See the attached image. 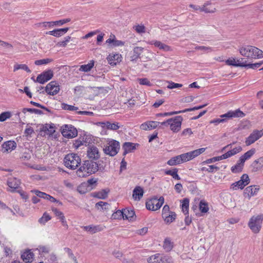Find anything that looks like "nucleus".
Segmentation results:
<instances>
[{"instance_id":"nucleus-52","label":"nucleus","mask_w":263,"mask_h":263,"mask_svg":"<svg viewBox=\"0 0 263 263\" xmlns=\"http://www.w3.org/2000/svg\"><path fill=\"white\" fill-rule=\"evenodd\" d=\"M112 217L115 219H124V210L117 211L112 215Z\"/></svg>"},{"instance_id":"nucleus-26","label":"nucleus","mask_w":263,"mask_h":263,"mask_svg":"<svg viewBox=\"0 0 263 263\" xmlns=\"http://www.w3.org/2000/svg\"><path fill=\"white\" fill-rule=\"evenodd\" d=\"M34 254L31 250H26L21 255V258L25 262H31L33 260Z\"/></svg>"},{"instance_id":"nucleus-38","label":"nucleus","mask_w":263,"mask_h":263,"mask_svg":"<svg viewBox=\"0 0 263 263\" xmlns=\"http://www.w3.org/2000/svg\"><path fill=\"white\" fill-rule=\"evenodd\" d=\"M181 207L182 212L184 214H188L189 208V199L188 198H184L182 202Z\"/></svg>"},{"instance_id":"nucleus-17","label":"nucleus","mask_w":263,"mask_h":263,"mask_svg":"<svg viewBox=\"0 0 263 263\" xmlns=\"http://www.w3.org/2000/svg\"><path fill=\"white\" fill-rule=\"evenodd\" d=\"M2 147L3 153H9L16 148V143L14 141H7L2 144Z\"/></svg>"},{"instance_id":"nucleus-58","label":"nucleus","mask_w":263,"mask_h":263,"mask_svg":"<svg viewBox=\"0 0 263 263\" xmlns=\"http://www.w3.org/2000/svg\"><path fill=\"white\" fill-rule=\"evenodd\" d=\"M53 60L51 59H44L41 60H36L35 61V64L36 65H41L43 64H47L49 63L52 62Z\"/></svg>"},{"instance_id":"nucleus-48","label":"nucleus","mask_w":263,"mask_h":263,"mask_svg":"<svg viewBox=\"0 0 263 263\" xmlns=\"http://www.w3.org/2000/svg\"><path fill=\"white\" fill-rule=\"evenodd\" d=\"M31 192L34 193L36 195V196L41 198L46 199L47 200L50 196L49 195L46 194V193L42 192L36 190H31Z\"/></svg>"},{"instance_id":"nucleus-18","label":"nucleus","mask_w":263,"mask_h":263,"mask_svg":"<svg viewBox=\"0 0 263 263\" xmlns=\"http://www.w3.org/2000/svg\"><path fill=\"white\" fill-rule=\"evenodd\" d=\"M122 56L119 53H110L107 58L108 63L111 66H115L121 61Z\"/></svg>"},{"instance_id":"nucleus-57","label":"nucleus","mask_w":263,"mask_h":263,"mask_svg":"<svg viewBox=\"0 0 263 263\" xmlns=\"http://www.w3.org/2000/svg\"><path fill=\"white\" fill-rule=\"evenodd\" d=\"M71 39V37L69 36H67L64 37V40L62 41L59 42L57 45L59 47H65L68 44V43L70 41Z\"/></svg>"},{"instance_id":"nucleus-46","label":"nucleus","mask_w":263,"mask_h":263,"mask_svg":"<svg viewBox=\"0 0 263 263\" xmlns=\"http://www.w3.org/2000/svg\"><path fill=\"white\" fill-rule=\"evenodd\" d=\"M77 190L80 194H83L90 190V187L87 185V183H82L78 187Z\"/></svg>"},{"instance_id":"nucleus-25","label":"nucleus","mask_w":263,"mask_h":263,"mask_svg":"<svg viewBox=\"0 0 263 263\" xmlns=\"http://www.w3.org/2000/svg\"><path fill=\"white\" fill-rule=\"evenodd\" d=\"M106 43L111 44V47L122 46L124 45L125 43L122 41L116 40L115 35H111L110 37L106 40Z\"/></svg>"},{"instance_id":"nucleus-54","label":"nucleus","mask_w":263,"mask_h":263,"mask_svg":"<svg viewBox=\"0 0 263 263\" xmlns=\"http://www.w3.org/2000/svg\"><path fill=\"white\" fill-rule=\"evenodd\" d=\"M51 219V217L47 213H44L42 217L39 219V221L40 223L45 224L47 221Z\"/></svg>"},{"instance_id":"nucleus-5","label":"nucleus","mask_w":263,"mask_h":263,"mask_svg":"<svg viewBox=\"0 0 263 263\" xmlns=\"http://www.w3.org/2000/svg\"><path fill=\"white\" fill-rule=\"evenodd\" d=\"M64 163L66 167L75 170L80 164L81 158L77 154L70 153L65 156Z\"/></svg>"},{"instance_id":"nucleus-37","label":"nucleus","mask_w":263,"mask_h":263,"mask_svg":"<svg viewBox=\"0 0 263 263\" xmlns=\"http://www.w3.org/2000/svg\"><path fill=\"white\" fill-rule=\"evenodd\" d=\"M199 208L201 213H206L209 210L208 203L204 200H201L199 204Z\"/></svg>"},{"instance_id":"nucleus-55","label":"nucleus","mask_w":263,"mask_h":263,"mask_svg":"<svg viewBox=\"0 0 263 263\" xmlns=\"http://www.w3.org/2000/svg\"><path fill=\"white\" fill-rule=\"evenodd\" d=\"M239 181H240L245 187L250 183V178L247 174H244L241 176Z\"/></svg>"},{"instance_id":"nucleus-31","label":"nucleus","mask_w":263,"mask_h":263,"mask_svg":"<svg viewBox=\"0 0 263 263\" xmlns=\"http://www.w3.org/2000/svg\"><path fill=\"white\" fill-rule=\"evenodd\" d=\"M95 62L93 60H91L87 64L82 65L80 66L79 70L82 72H89L93 67Z\"/></svg>"},{"instance_id":"nucleus-10","label":"nucleus","mask_w":263,"mask_h":263,"mask_svg":"<svg viewBox=\"0 0 263 263\" xmlns=\"http://www.w3.org/2000/svg\"><path fill=\"white\" fill-rule=\"evenodd\" d=\"M262 136H263V134L260 130H254L246 139L245 144L247 146H249L255 143Z\"/></svg>"},{"instance_id":"nucleus-20","label":"nucleus","mask_w":263,"mask_h":263,"mask_svg":"<svg viewBox=\"0 0 263 263\" xmlns=\"http://www.w3.org/2000/svg\"><path fill=\"white\" fill-rule=\"evenodd\" d=\"M244 58H239L236 60L235 58H231L228 59L226 61V63L228 65L233 66L235 67H243L245 66L244 63Z\"/></svg>"},{"instance_id":"nucleus-16","label":"nucleus","mask_w":263,"mask_h":263,"mask_svg":"<svg viewBox=\"0 0 263 263\" xmlns=\"http://www.w3.org/2000/svg\"><path fill=\"white\" fill-rule=\"evenodd\" d=\"M21 184V181L19 179L15 177H10L7 180V185L9 187L8 191L11 192H14L18 189Z\"/></svg>"},{"instance_id":"nucleus-59","label":"nucleus","mask_w":263,"mask_h":263,"mask_svg":"<svg viewBox=\"0 0 263 263\" xmlns=\"http://www.w3.org/2000/svg\"><path fill=\"white\" fill-rule=\"evenodd\" d=\"M11 114L9 111L3 112L0 114V122H4L7 119L10 118Z\"/></svg>"},{"instance_id":"nucleus-33","label":"nucleus","mask_w":263,"mask_h":263,"mask_svg":"<svg viewBox=\"0 0 263 263\" xmlns=\"http://www.w3.org/2000/svg\"><path fill=\"white\" fill-rule=\"evenodd\" d=\"M135 212L129 209H124V219L132 221L134 219Z\"/></svg>"},{"instance_id":"nucleus-61","label":"nucleus","mask_w":263,"mask_h":263,"mask_svg":"<svg viewBox=\"0 0 263 263\" xmlns=\"http://www.w3.org/2000/svg\"><path fill=\"white\" fill-rule=\"evenodd\" d=\"M168 85L167 86L168 89H173L176 88H179L182 86L181 84L175 83L172 81L167 82Z\"/></svg>"},{"instance_id":"nucleus-32","label":"nucleus","mask_w":263,"mask_h":263,"mask_svg":"<svg viewBox=\"0 0 263 263\" xmlns=\"http://www.w3.org/2000/svg\"><path fill=\"white\" fill-rule=\"evenodd\" d=\"M244 163H245L241 162L239 159L236 164L231 167L232 172L233 173H237L241 172L244 166Z\"/></svg>"},{"instance_id":"nucleus-6","label":"nucleus","mask_w":263,"mask_h":263,"mask_svg":"<svg viewBox=\"0 0 263 263\" xmlns=\"http://www.w3.org/2000/svg\"><path fill=\"white\" fill-rule=\"evenodd\" d=\"M262 220L263 215L253 216L249 220L248 227L254 233H258L261 228Z\"/></svg>"},{"instance_id":"nucleus-35","label":"nucleus","mask_w":263,"mask_h":263,"mask_svg":"<svg viewBox=\"0 0 263 263\" xmlns=\"http://www.w3.org/2000/svg\"><path fill=\"white\" fill-rule=\"evenodd\" d=\"M102 127L104 128H106L107 129L110 130H116L119 128L120 126L118 123H111L109 122H107L105 123H102Z\"/></svg>"},{"instance_id":"nucleus-51","label":"nucleus","mask_w":263,"mask_h":263,"mask_svg":"<svg viewBox=\"0 0 263 263\" xmlns=\"http://www.w3.org/2000/svg\"><path fill=\"white\" fill-rule=\"evenodd\" d=\"M36 249L41 255H45L50 252V248L48 246H40Z\"/></svg>"},{"instance_id":"nucleus-1","label":"nucleus","mask_w":263,"mask_h":263,"mask_svg":"<svg viewBox=\"0 0 263 263\" xmlns=\"http://www.w3.org/2000/svg\"><path fill=\"white\" fill-rule=\"evenodd\" d=\"M240 54L248 59H260L263 58V52L252 46H244L239 49Z\"/></svg>"},{"instance_id":"nucleus-53","label":"nucleus","mask_w":263,"mask_h":263,"mask_svg":"<svg viewBox=\"0 0 263 263\" xmlns=\"http://www.w3.org/2000/svg\"><path fill=\"white\" fill-rule=\"evenodd\" d=\"M190 152H187L186 153H184L180 155L181 159V161L182 163L189 161L190 160H192V158L191 155L190 154Z\"/></svg>"},{"instance_id":"nucleus-28","label":"nucleus","mask_w":263,"mask_h":263,"mask_svg":"<svg viewBox=\"0 0 263 263\" xmlns=\"http://www.w3.org/2000/svg\"><path fill=\"white\" fill-rule=\"evenodd\" d=\"M123 149L124 150L123 155H126L136 149V145L130 142H125L123 145Z\"/></svg>"},{"instance_id":"nucleus-2","label":"nucleus","mask_w":263,"mask_h":263,"mask_svg":"<svg viewBox=\"0 0 263 263\" xmlns=\"http://www.w3.org/2000/svg\"><path fill=\"white\" fill-rule=\"evenodd\" d=\"M99 168L97 162L91 161H86L77 171V173L79 177H84L96 173Z\"/></svg>"},{"instance_id":"nucleus-30","label":"nucleus","mask_w":263,"mask_h":263,"mask_svg":"<svg viewBox=\"0 0 263 263\" xmlns=\"http://www.w3.org/2000/svg\"><path fill=\"white\" fill-rule=\"evenodd\" d=\"M256 149L255 148H251V149L249 150L246 153H245L243 155H242L239 158V159L241 160V162L245 163L246 160L250 159L254 155Z\"/></svg>"},{"instance_id":"nucleus-4","label":"nucleus","mask_w":263,"mask_h":263,"mask_svg":"<svg viewBox=\"0 0 263 263\" xmlns=\"http://www.w3.org/2000/svg\"><path fill=\"white\" fill-rule=\"evenodd\" d=\"M106 142V145L103 148L105 154L111 157L116 155L120 148V143L112 139H108Z\"/></svg>"},{"instance_id":"nucleus-63","label":"nucleus","mask_w":263,"mask_h":263,"mask_svg":"<svg viewBox=\"0 0 263 263\" xmlns=\"http://www.w3.org/2000/svg\"><path fill=\"white\" fill-rule=\"evenodd\" d=\"M52 210L54 214H55V215L57 217H58L60 220L62 218L65 217L63 213L61 211H59L58 209L53 208Z\"/></svg>"},{"instance_id":"nucleus-27","label":"nucleus","mask_w":263,"mask_h":263,"mask_svg":"<svg viewBox=\"0 0 263 263\" xmlns=\"http://www.w3.org/2000/svg\"><path fill=\"white\" fill-rule=\"evenodd\" d=\"M144 48L141 47H135L133 49V54L130 57L131 61H136L140 58Z\"/></svg>"},{"instance_id":"nucleus-24","label":"nucleus","mask_w":263,"mask_h":263,"mask_svg":"<svg viewBox=\"0 0 263 263\" xmlns=\"http://www.w3.org/2000/svg\"><path fill=\"white\" fill-rule=\"evenodd\" d=\"M82 228L91 234H94L98 232H100L103 230V227L101 226L90 225L88 226H83Z\"/></svg>"},{"instance_id":"nucleus-40","label":"nucleus","mask_w":263,"mask_h":263,"mask_svg":"<svg viewBox=\"0 0 263 263\" xmlns=\"http://www.w3.org/2000/svg\"><path fill=\"white\" fill-rule=\"evenodd\" d=\"M86 144L87 142L84 140V138L80 137L74 141L73 146L75 148L78 149L81 146L86 145Z\"/></svg>"},{"instance_id":"nucleus-50","label":"nucleus","mask_w":263,"mask_h":263,"mask_svg":"<svg viewBox=\"0 0 263 263\" xmlns=\"http://www.w3.org/2000/svg\"><path fill=\"white\" fill-rule=\"evenodd\" d=\"M245 187L244 185L240 181H236L231 185L230 189L232 190H237L238 189L242 190Z\"/></svg>"},{"instance_id":"nucleus-19","label":"nucleus","mask_w":263,"mask_h":263,"mask_svg":"<svg viewBox=\"0 0 263 263\" xmlns=\"http://www.w3.org/2000/svg\"><path fill=\"white\" fill-rule=\"evenodd\" d=\"M159 125V122L148 121L140 125V128L142 130H149L156 128Z\"/></svg>"},{"instance_id":"nucleus-60","label":"nucleus","mask_w":263,"mask_h":263,"mask_svg":"<svg viewBox=\"0 0 263 263\" xmlns=\"http://www.w3.org/2000/svg\"><path fill=\"white\" fill-rule=\"evenodd\" d=\"M136 31L138 33H143L145 32V27L144 25H137L134 27Z\"/></svg>"},{"instance_id":"nucleus-11","label":"nucleus","mask_w":263,"mask_h":263,"mask_svg":"<svg viewBox=\"0 0 263 263\" xmlns=\"http://www.w3.org/2000/svg\"><path fill=\"white\" fill-rule=\"evenodd\" d=\"M147 44L151 45H154L155 47L157 48L160 50L164 52L172 51L173 48L170 46L165 44L162 42L156 40H153L147 42Z\"/></svg>"},{"instance_id":"nucleus-41","label":"nucleus","mask_w":263,"mask_h":263,"mask_svg":"<svg viewBox=\"0 0 263 263\" xmlns=\"http://www.w3.org/2000/svg\"><path fill=\"white\" fill-rule=\"evenodd\" d=\"M19 69L24 70L28 73H30L31 72L30 69L28 68L27 65H26V64H14V68H13V71L15 72Z\"/></svg>"},{"instance_id":"nucleus-7","label":"nucleus","mask_w":263,"mask_h":263,"mask_svg":"<svg viewBox=\"0 0 263 263\" xmlns=\"http://www.w3.org/2000/svg\"><path fill=\"white\" fill-rule=\"evenodd\" d=\"M164 202V199L162 196L159 199L153 198L146 202V207L149 210L156 211L161 207Z\"/></svg>"},{"instance_id":"nucleus-12","label":"nucleus","mask_w":263,"mask_h":263,"mask_svg":"<svg viewBox=\"0 0 263 263\" xmlns=\"http://www.w3.org/2000/svg\"><path fill=\"white\" fill-rule=\"evenodd\" d=\"M70 21V18L63 19L57 21L44 22L40 24L41 26L46 28H51L55 26H61Z\"/></svg>"},{"instance_id":"nucleus-14","label":"nucleus","mask_w":263,"mask_h":263,"mask_svg":"<svg viewBox=\"0 0 263 263\" xmlns=\"http://www.w3.org/2000/svg\"><path fill=\"white\" fill-rule=\"evenodd\" d=\"M53 76V71L51 70H48L39 74L37 77L35 81L41 84H44L50 80L52 78Z\"/></svg>"},{"instance_id":"nucleus-47","label":"nucleus","mask_w":263,"mask_h":263,"mask_svg":"<svg viewBox=\"0 0 263 263\" xmlns=\"http://www.w3.org/2000/svg\"><path fill=\"white\" fill-rule=\"evenodd\" d=\"M242 151V147L240 146H238L235 147L233 149L230 150L227 152V155L229 158L235 155L236 154L239 153Z\"/></svg>"},{"instance_id":"nucleus-44","label":"nucleus","mask_w":263,"mask_h":263,"mask_svg":"<svg viewBox=\"0 0 263 263\" xmlns=\"http://www.w3.org/2000/svg\"><path fill=\"white\" fill-rule=\"evenodd\" d=\"M244 63L245 66H244L243 67H247L248 68H252L253 69L259 68L263 64V62H260L254 64L248 63L245 59L244 60Z\"/></svg>"},{"instance_id":"nucleus-56","label":"nucleus","mask_w":263,"mask_h":263,"mask_svg":"<svg viewBox=\"0 0 263 263\" xmlns=\"http://www.w3.org/2000/svg\"><path fill=\"white\" fill-rule=\"evenodd\" d=\"M62 108L64 110L69 111H77L78 109V107H77L65 103L62 104Z\"/></svg>"},{"instance_id":"nucleus-15","label":"nucleus","mask_w":263,"mask_h":263,"mask_svg":"<svg viewBox=\"0 0 263 263\" xmlns=\"http://www.w3.org/2000/svg\"><path fill=\"white\" fill-rule=\"evenodd\" d=\"M46 92L50 95H55L60 90V86L55 81H51L45 87Z\"/></svg>"},{"instance_id":"nucleus-9","label":"nucleus","mask_w":263,"mask_h":263,"mask_svg":"<svg viewBox=\"0 0 263 263\" xmlns=\"http://www.w3.org/2000/svg\"><path fill=\"white\" fill-rule=\"evenodd\" d=\"M183 119L180 116L170 119V127L174 133L178 132L181 129Z\"/></svg>"},{"instance_id":"nucleus-36","label":"nucleus","mask_w":263,"mask_h":263,"mask_svg":"<svg viewBox=\"0 0 263 263\" xmlns=\"http://www.w3.org/2000/svg\"><path fill=\"white\" fill-rule=\"evenodd\" d=\"M180 155H178L171 158L167 162V164L171 166L177 165L178 164L182 163Z\"/></svg>"},{"instance_id":"nucleus-42","label":"nucleus","mask_w":263,"mask_h":263,"mask_svg":"<svg viewBox=\"0 0 263 263\" xmlns=\"http://www.w3.org/2000/svg\"><path fill=\"white\" fill-rule=\"evenodd\" d=\"M109 191L107 190H102L98 192L94 193V197L99 199H104L107 198Z\"/></svg>"},{"instance_id":"nucleus-8","label":"nucleus","mask_w":263,"mask_h":263,"mask_svg":"<svg viewBox=\"0 0 263 263\" xmlns=\"http://www.w3.org/2000/svg\"><path fill=\"white\" fill-rule=\"evenodd\" d=\"M62 135L67 138H72L77 136V129L71 125H64L61 128Z\"/></svg>"},{"instance_id":"nucleus-3","label":"nucleus","mask_w":263,"mask_h":263,"mask_svg":"<svg viewBox=\"0 0 263 263\" xmlns=\"http://www.w3.org/2000/svg\"><path fill=\"white\" fill-rule=\"evenodd\" d=\"M245 114L239 109L235 110H230L227 113L221 115V118L215 119L210 121V123L214 124L217 125L221 123L227 122L229 119L233 118L243 117Z\"/></svg>"},{"instance_id":"nucleus-62","label":"nucleus","mask_w":263,"mask_h":263,"mask_svg":"<svg viewBox=\"0 0 263 263\" xmlns=\"http://www.w3.org/2000/svg\"><path fill=\"white\" fill-rule=\"evenodd\" d=\"M138 81L140 85H146L148 86H151L152 85V83L147 78L138 79Z\"/></svg>"},{"instance_id":"nucleus-23","label":"nucleus","mask_w":263,"mask_h":263,"mask_svg":"<svg viewBox=\"0 0 263 263\" xmlns=\"http://www.w3.org/2000/svg\"><path fill=\"white\" fill-rule=\"evenodd\" d=\"M69 30V28L54 29L52 31L47 32L46 33L55 37H60L65 34Z\"/></svg>"},{"instance_id":"nucleus-21","label":"nucleus","mask_w":263,"mask_h":263,"mask_svg":"<svg viewBox=\"0 0 263 263\" xmlns=\"http://www.w3.org/2000/svg\"><path fill=\"white\" fill-rule=\"evenodd\" d=\"M144 191L142 187L137 186L133 191V198L135 201H139L142 198Z\"/></svg>"},{"instance_id":"nucleus-64","label":"nucleus","mask_w":263,"mask_h":263,"mask_svg":"<svg viewBox=\"0 0 263 263\" xmlns=\"http://www.w3.org/2000/svg\"><path fill=\"white\" fill-rule=\"evenodd\" d=\"M213 49L209 46H202L200 51L202 52V53H208L213 51Z\"/></svg>"},{"instance_id":"nucleus-49","label":"nucleus","mask_w":263,"mask_h":263,"mask_svg":"<svg viewBox=\"0 0 263 263\" xmlns=\"http://www.w3.org/2000/svg\"><path fill=\"white\" fill-rule=\"evenodd\" d=\"M206 148H200L193 151H191L190 154L191 155L192 158L193 159L194 158L198 156L200 154H202L205 152Z\"/></svg>"},{"instance_id":"nucleus-34","label":"nucleus","mask_w":263,"mask_h":263,"mask_svg":"<svg viewBox=\"0 0 263 263\" xmlns=\"http://www.w3.org/2000/svg\"><path fill=\"white\" fill-rule=\"evenodd\" d=\"M160 263H174V259L169 255L160 253Z\"/></svg>"},{"instance_id":"nucleus-22","label":"nucleus","mask_w":263,"mask_h":263,"mask_svg":"<svg viewBox=\"0 0 263 263\" xmlns=\"http://www.w3.org/2000/svg\"><path fill=\"white\" fill-rule=\"evenodd\" d=\"M87 155L90 158L95 160L98 159L100 158L98 148L96 146L90 147L87 151Z\"/></svg>"},{"instance_id":"nucleus-29","label":"nucleus","mask_w":263,"mask_h":263,"mask_svg":"<svg viewBox=\"0 0 263 263\" xmlns=\"http://www.w3.org/2000/svg\"><path fill=\"white\" fill-rule=\"evenodd\" d=\"M216 11V7L210 2H206L202 6V12L213 13Z\"/></svg>"},{"instance_id":"nucleus-43","label":"nucleus","mask_w":263,"mask_h":263,"mask_svg":"<svg viewBox=\"0 0 263 263\" xmlns=\"http://www.w3.org/2000/svg\"><path fill=\"white\" fill-rule=\"evenodd\" d=\"M176 217V215L173 212H172L171 213H168V214L162 216V217L164 219V221L166 223L172 222L174 220H175Z\"/></svg>"},{"instance_id":"nucleus-39","label":"nucleus","mask_w":263,"mask_h":263,"mask_svg":"<svg viewBox=\"0 0 263 263\" xmlns=\"http://www.w3.org/2000/svg\"><path fill=\"white\" fill-rule=\"evenodd\" d=\"M160 253H156L147 258V261L148 263H160Z\"/></svg>"},{"instance_id":"nucleus-13","label":"nucleus","mask_w":263,"mask_h":263,"mask_svg":"<svg viewBox=\"0 0 263 263\" xmlns=\"http://www.w3.org/2000/svg\"><path fill=\"white\" fill-rule=\"evenodd\" d=\"M259 190V186L257 185H250L247 187L243 192V196L245 198L250 199V198L257 195Z\"/></svg>"},{"instance_id":"nucleus-45","label":"nucleus","mask_w":263,"mask_h":263,"mask_svg":"<svg viewBox=\"0 0 263 263\" xmlns=\"http://www.w3.org/2000/svg\"><path fill=\"white\" fill-rule=\"evenodd\" d=\"M163 247L166 252H169L173 248V242L169 238H166L164 241Z\"/></svg>"}]
</instances>
